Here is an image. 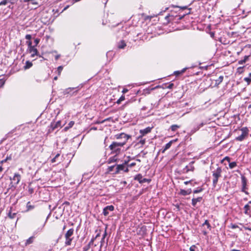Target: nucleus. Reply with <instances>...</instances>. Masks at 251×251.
<instances>
[{
	"label": "nucleus",
	"mask_w": 251,
	"mask_h": 251,
	"mask_svg": "<svg viewBox=\"0 0 251 251\" xmlns=\"http://www.w3.org/2000/svg\"><path fill=\"white\" fill-rule=\"evenodd\" d=\"M125 142H113L109 148L111 151V154H119L122 152V149L124 147Z\"/></svg>",
	"instance_id": "nucleus-1"
},
{
	"label": "nucleus",
	"mask_w": 251,
	"mask_h": 251,
	"mask_svg": "<svg viewBox=\"0 0 251 251\" xmlns=\"http://www.w3.org/2000/svg\"><path fill=\"white\" fill-rule=\"evenodd\" d=\"M222 170L221 167H218L215 170L212 172L213 186L215 187L217 184L218 179L222 176Z\"/></svg>",
	"instance_id": "nucleus-2"
},
{
	"label": "nucleus",
	"mask_w": 251,
	"mask_h": 251,
	"mask_svg": "<svg viewBox=\"0 0 251 251\" xmlns=\"http://www.w3.org/2000/svg\"><path fill=\"white\" fill-rule=\"evenodd\" d=\"M74 229L70 228L65 234V245L66 246H70L72 244V241L74 239L73 235L74 234Z\"/></svg>",
	"instance_id": "nucleus-3"
},
{
	"label": "nucleus",
	"mask_w": 251,
	"mask_h": 251,
	"mask_svg": "<svg viewBox=\"0 0 251 251\" xmlns=\"http://www.w3.org/2000/svg\"><path fill=\"white\" fill-rule=\"evenodd\" d=\"M240 131L241 134L235 138L236 140L238 141H242L246 139L248 137L249 132V130L247 127H242Z\"/></svg>",
	"instance_id": "nucleus-4"
},
{
	"label": "nucleus",
	"mask_w": 251,
	"mask_h": 251,
	"mask_svg": "<svg viewBox=\"0 0 251 251\" xmlns=\"http://www.w3.org/2000/svg\"><path fill=\"white\" fill-rule=\"evenodd\" d=\"M115 138L116 139H123V141L121 142H125V145L127 142V140L131 138V136L128 134H126L124 132L116 134L115 135Z\"/></svg>",
	"instance_id": "nucleus-5"
},
{
	"label": "nucleus",
	"mask_w": 251,
	"mask_h": 251,
	"mask_svg": "<svg viewBox=\"0 0 251 251\" xmlns=\"http://www.w3.org/2000/svg\"><path fill=\"white\" fill-rule=\"evenodd\" d=\"M241 183H242V189L241 191L243 192H244L246 194L249 195V193L248 191H246V189H247V179L246 177L244 176H241Z\"/></svg>",
	"instance_id": "nucleus-6"
},
{
	"label": "nucleus",
	"mask_w": 251,
	"mask_h": 251,
	"mask_svg": "<svg viewBox=\"0 0 251 251\" xmlns=\"http://www.w3.org/2000/svg\"><path fill=\"white\" fill-rule=\"evenodd\" d=\"M29 52L31 54V57H34L35 55L38 56L40 57L42 56L39 54L37 49L35 48V46L28 49Z\"/></svg>",
	"instance_id": "nucleus-7"
},
{
	"label": "nucleus",
	"mask_w": 251,
	"mask_h": 251,
	"mask_svg": "<svg viewBox=\"0 0 251 251\" xmlns=\"http://www.w3.org/2000/svg\"><path fill=\"white\" fill-rule=\"evenodd\" d=\"M61 121H58L57 122H52L50 125L49 131L50 132L53 131L55 129L61 126Z\"/></svg>",
	"instance_id": "nucleus-8"
},
{
	"label": "nucleus",
	"mask_w": 251,
	"mask_h": 251,
	"mask_svg": "<svg viewBox=\"0 0 251 251\" xmlns=\"http://www.w3.org/2000/svg\"><path fill=\"white\" fill-rule=\"evenodd\" d=\"M114 209V207L111 205L105 207L103 209V214L104 216H107L109 214V211H113Z\"/></svg>",
	"instance_id": "nucleus-9"
},
{
	"label": "nucleus",
	"mask_w": 251,
	"mask_h": 251,
	"mask_svg": "<svg viewBox=\"0 0 251 251\" xmlns=\"http://www.w3.org/2000/svg\"><path fill=\"white\" fill-rule=\"evenodd\" d=\"M244 208L245 209V214L249 215L251 211V201H250L247 204L245 205Z\"/></svg>",
	"instance_id": "nucleus-10"
},
{
	"label": "nucleus",
	"mask_w": 251,
	"mask_h": 251,
	"mask_svg": "<svg viewBox=\"0 0 251 251\" xmlns=\"http://www.w3.org/2000/svg\"><path fill=\"white\" fill-rule=\"evenodd\" d=\"M194 162H191L188 165H187L184 169L183 171L184 173H188L189 171H193L194 167L192 165Z\"/></svg>",
	"instance_id": "nucleus-11"
},
{
	"label": "nucleus",
	"mask_w": 251,
	"mask_h": 251,
	"mask_svg": "<svg viewBox=\"0 0 251 251\" xmlns=\"http://www.w3.org/2000/svg\"><path fill=\"white\" fill-rule=\"evenodd\" d=\"M204 124H205L203 122L198 124L196 126H195L193 128V129L191 130L190 133L191 134H194L197 131H198L200 128L202 127L204 125Z\"/></svg>",
	"instance_id": "nucleus-12"
},
{
	"label": "nucleus",
	"mask_w": 251,
	"mask_h": 251,
	"mask_svg": "<svg viewBox=\"0 0 251 251\" xmlns=\"http://www.w3.org/2000/svg\"><path fill=\"white\" fill-rule=\"evenodd\" d=\"M151 128L150 127H148L144 129H141L140 130V133L141 134V136H139L138 139L141 138L143 136H144L146 134L150 133L151 131Z\"/></svg>",
	"instance_id": "nucleus-13"
},
{
	"label": "nucleus",
	"mask_w": 251,
	"mask_h": 251,
	"mask_svg": "<svg viewBox=\"0 0 251 251\" xmlns=\"http://www.w3.org/2000/svg\"><path fill=\"white\" fill-rule=\"evenodd\" d=\"M75 88H68L67 89H66L64 91H63V94L64 95H67V94H71V95H73L74 93H75V94L77 93V90H76L72 94L71 93L72 91H73L74 89H75Z\"/></svg>",
	"instance_id": "nucleus-14"
},
{
	"label": "nucleus",
	"mask_w": 251,
	"mask_h": 251,
	"mask_svg": "<svg viewBox=\"0 0 251 251\" xmlns=\"http://www.w3.org/2000/svg\"><path fill=\"white\" fill-rule=\"evenodd\" d=\"M202 200V197H199L197 198H193L192 200V204L194 207H196L197 202H200Z\"/></svg>",
	"instance_id": "nucleus-15"
},
{
	"label": "nucleus",
	"mask_w": 251,
	"mask_h": 251,
	"mask_svg": "<svg viewBox=\"0 0 251 251\" xmlns=\"http://www.w3.org/2000/svg\"><path fill=\"white\" fill-rule=\"evenodd\" d=\"M128 161H125V162L124 163H123L122 164H120V165H117V171H123L124 170V169L125 168V166L128 163Z\"/></svg>",
	"instance_id": "nucleus-16"
},
{
	"label": "nucleus",
	"mask_w": 251,
	"mask_h": 251,
	"mask_svg": "<svg viewBox=\"0 0 251 251\" xmlns=\"http://www.w3.org/2000/svg\"><path fill=\"white\" fill-rule=\"evenodd\" d=\"M118 155H115L113 156L110 157L109 158V159L107 160L108 164H111L114 162H116L118 160V158H117V156Z\"/></svg>",
	"instance_id": "nucleus-17"
},
{
	"label": "nucleus",
	"mask_w": 251,
	"mask_h": 251,
	"mask_svg": "<svg viewBox=\"0 0 251 251\" xmlns=\"http://www.w3.org/2000/svg\"><path fill=\"white\" fill-rule=\"evenodd\" d=\"M12 179L16 181L15 184L17 185L20 181L21 176L19 174H15Z\"/></svg>",
	"instance_id": "nucleus-18"
},
{
	"label": "nucleus",
	"mask_w": 251,
	"mask_h": 251,
	"mask_svg": "<svg viewBox=\"0 0 251 251\" xmlns=\"http://www.w3.org/2000/svg\"><path fill=\"white\" fill-rule=\"evenodd\" d=\"M175 140H172V141H170L169 143H168L167 144H166L165 146V147H164V148L162 149V152H164V151H166L167 150L169 149L172 143H173L174 141H175Z\"/></svg>",
	"instance_id": "nucleus-19"
},
{
	"label": "nucleus",
	"mask_w": 251,
	"mask_h": 251,
	"mask_svg": "<svg viewBox=\"0 0 251 251\" xmlns=\"http://www.w3.org/2000/svg\"><path fill=\"white\" fill-rule=\"evenodd\" d=\"M11 209L12 208H10V210L9 211V212L7 214V216L10 219H14L16 218V217L17 216V213H12Z\"/></svg>",
	"instance_id": "nucleus-20"
},
{
	"label": "nucleus",
	"mask_w": 251,
	"mask_h": 251,
	"mask_svg": "<svg viewBox=\"0 0 251 251\" xmlns=\"http://www.w3.org/2000/svg\"><path fill=\"white\" fill-rule=\"evenodd\" d=\"M143 176L141 174H139L135 176L134 179L139 181L140 183H142Z\"/></svg>",
	"instance_id": "nucleus-21"
},
{
	"label": "nucleus",
	"mask_w": 251,
	"mask_h": 251,
	"mask_svg": "<svg viewBox=\"0 0 251 251\" xmlns=\"http://www.w3.org/2000/svg\"><path fill=\"white\" fill-rule=\"evenodd\" d=\"M224 76L223 75H221L219 77V78L215 80L216 82L215 84V86H218L223 80Z\"/></svg>",
	"instance_id": "nucleus-22"
},
{
	"label": "nucleus",
	"mask_w": 251,
	"mask_h": 251,
	"mask_svg": "<svg viewBox=\"0 0 251 251\" xmlns=\"http://www.w3.org/2000/svg\"><path fill=\"white\" fill-rule=\"evenodd\" d=\"M34 239V236H31L30 237H29L28 239H27L26 241H25V246H27L28 245H29L31 243H33V240Z\"/></svg>",
	"instance_id": "nucleus-23"
},
{
	"label": "nucleus",
	"mask_w": 251,
	"mask_h": 251,
	"mask_svg": "<svg viewBox=\"0 0 251 251\" xmlns=\"http://www.w3.org/2000/svg\"><path fill=\"white\" fill-rule=\"evenodd\" d=\"M186 69H187V68H183L182 70H181L180 71H175L174 72V74L176 76L179 75H181L183 73H184L185 72V71L186 70Z\"/></svg>",
	"instance_id": "nucleus-24"
},
{
	"label": "nucleus",
	"mask_w": 251,
	"mask_h": 251,
	"mask_svg": "<svg viewBox=\"0 0 251 251\" xmlns=\"http://www.w3.org/2000/svg\"><path fill=\"white\" fill-rule=\"evenodd\" d=\"M244 80L247 82L248 84H249L251 82V73L249 74L248 77H246L244 78Z\"/></svg>",
	"instance_id": "nucleus-25"
},
{
	"label": "nucleus",
	"mask_w": 251,
	"mask_h": 251,
	"mask_svg": "<svg viewBox=\"0 0 251 251\" xmlns=\"http://www.w3.org/2000/svg\"><path fill=\"white\" fill-rule=\"evenodd\" d=\"M74 124H75V122L74 121L70 122L68 124V125L64 128V130L65 131L68 130L69 128L72 127L74 125Z\"/></svg>",
	"instance_id": "nucleus-26"
},
{
	"label": "nucleus",
	"mask_w": 251,
	"mask_h": 251,
	"mask_svg": "<svg viewBox=\"0 0 251 251\" xmlns=\"http://www.w3.org/2000/svg\"><path fill=\"white\" fill-rule=\"evenodd\" d=\"M180 126L177 125H173L171 126L170 128L172 131H176L177 129L180 128Z\"/></svg>",
	"instance_id": "nucleus-27"
},
{
	"label": "nucleus",
	"mask_w": 251,
	"mask_h": 251,
	"mask_svg": "<svg viewBox=\"0 0 251 251\" xmlns=\"http://www.w3.org/2000/svg\"><path fill=\"white\" fill-rule=\"evenodd\" d=\"M60 156V154L59 153H57L55 156L51 159V163H55L57 161H58V162H60V161H58V158Z\"/></svg>",
	"instance_id": "nucleus-28"
},
{
	"label": "nucleus",
	"mask_w": 251,
	"mask_h": 251,
	"mask_svg": "<svg viewBox=\"0 0 251 251\" xmlns=\"http://www.w3.org/2000/svg\"><path fill=\"white\" fill-rule=\"evenodd\" d=\"M115 166H116V164L114 165L108 167L107 169V173H112V172H114Z\"/></svg>",
	"instance_id": "nucleus-29"
},
{
	"label": "nucleus",
	"mask_w": 251,
	"mask_h": 251,
	"mask_svg": "<svg viewBox=\"0 0 251 251\" xmlns=\"http://www.w3.org/2000/svg\"><path fill=\"white\" fill-rule=\"evenodd\" d=\"M126 46L125 42L124 41H121L118 46L119 49H124Z\"/></svg>",
	"instance_id": "nucleus-30"
},
{
	"label": "nucleus",
	"mask_w": 251,
	"mask_h": 251,
	"mask_svg": "<svg viewBox=\"0 0 251 251\" xmlns=\"http://www.w3.org/2000/svg\"><path fill=\"white\" fill-rule=\"evenodd\" d=\"M236 166H237L236 162L234 161V162H229V167L230 169H233Z\"/></svg>",
	"instance_id": "nucleus-31"
},
{
	"label": "nucleus",
	"mask_w": 251,
	"mask_h": 251,
	"mask_svg": "<svg viewBox=\"0 0 251 251\" xmlns=\"http://www.w3.org/2000/svg\"><path fill=\"white\" fill-rule=\"evenodd\" d=\"M32 66V64L31 62L27 61L25 63V69H27L30 68Z\"/></svg>",
	"instance_id": "nucleus-32"
},
{
	"label": "nucleus",
	"mask_w": 251,
	"mask_h": 251,
	"mask_svg": "<svg viewBox=\"0 0 251 251\" xmlns=\"http://www.w3.org/2000/svg\"><path fill=\"white\" fill-rule=\"evenodd\" d=\"M206 225L207 228L210 230L211 229V226L207 220H206L203 224H202V226Z\"/></svg>",
	"instance_id": "nucleus-33"
},
{
	"label": "nucleus",
	"mask_w": 251,
	"mask_h": 251,
	"mask_svg": "<svg viewBox=\"0 0 251 251\" xmlns=\"http://www.w3.org/2000/svg\"><path fill=\"white\" fill-rule=\"evenodd\" d=\"M179 194L182 196H186L188 195L187 190L184 189H180Z\"/></svg>",
	"instance_id": "nucleus-34"
},
{
	"label": "nucleus",
	"mask_w": 251,
	"mask_h": 251,
	"mask_svg": "<svg viewBox=\"0 0 251 251\" xmlns=\"http://www.w3.org/2000/svg\"><path fill=\"white\" fill-rule=\"evenodd\" d=\"M125 100V96L124 95H122L120 98L117 101V103L118 104H120L121 101L124 100Z\"/></svg>",
	"instance_id": "nucleus-35"
},
{
	"label": "nucleus",
	"mask_w": 251,
	"mask_h": 251,
	"mask_svg": "<svg viewBox=\"0 0 251 251\" xmlns=\"http://www.w3.org/2000/svg\"><path fill=\"white\" fill-rule=\"evenodd\" d=\"M203 191V189L202 188H198L196 190L193 191V193L195 194H197L200 193Z\"/></svg>",
	"instance_id": "nucleus-36"
},
{
	"label": "nucleus",
	"mask_w": 251,
	"mask_h": 251,
	"mask_svg": "<svg viewBox=\"0 0 251 251\" xmlns=\"http://www.w3.org/2000/svg\"><path fill=\"white\" fill-rule=\"evenodd\" d=\"M16 188V186H15L13 184V182H11L10 183V184H9V188H8V190L9 189H12V190H14Z\"/></svg>",
	"instance_id": "nucleus-37"
},
{
	"label": "nucleus",
	"mask_w": 251,
	"mask_h": 251,
	"mask_svg": "<svg viewBox=\"0 0 251 251\" xmlns=\"http://www.w3.org/2000/svg\"><path fill=\"white\" fill-rule=\"evenodd\" d=\"M230 158L228 156H226L222 161L221 162L223 163L224 161H227L229 163L230 162Z\"/></svg>",
	"instance_id": "nucleus-38"
},
{
	"label": "nucleus",
	"mask_w": 251,
	"mask_h": 251,
	"mask_svg": "<svg viewBox=\"0 0 251 251\" xmlns=\"http://www.w3.org/2000/svg\"><path fill=\"white\" fill-rule=\"evenodd\" d=\"M26 207L27 208V210H29L30 209H32L34 208V206H32L30 204V202H28L26 205Z\"/></svg>",
	"instance_id": "nucleus-39"
},
{
	"label": "nucleus",
	"mask_w": 251,
	"mask_h": 251,
	"mask_svg": "<svg viewBox=\"0 0 251 251\" xmlns=\"http://www.w3.org/2000/svg\"><path fill=\"white\" fill-rule=\"evenodd\" d=\"M26 44L28 46V49L30 48H31V47H32L33 46L32 45V42L30 40L27 41L26 42Z\"/></svg>",
	"instance_id": "nucleus-40"
},
{
	"label": "nucleus",
	"mask_w": 251,
	"mask_h": 251,
	"mask_svg": "<svg viewBox=\"0 0 251 251\" xmlns=\"http://www.w3.org/2000/svg\"><path fill=\"white\" fill-rule=\"evenodd\" d=\"M94 238H92L89 243L87 245V246H89V247H91V246L94 245Z\"/></svg>",
	"instance_id": "nucleus-41"
},
{
	"label": "nucleus",
	"mask_w": 251,
	"mask_h": 251,
	"mask_svg": "<svg viewBox=\"0 0 251 251\" xmlns=\"http://www.w3.org/2000/svg\"><path fill=\"white\" fill-rule=\"evenodd\" d=\"M151 179H147V178H143L142 183H145V182L150 183L151 182Z\"/></svg>",
	"instance_id": "nucleus-42"
},
{
	"label": "nucleus",
	"mask_w": 251,
	"mask_h": 251,
	"mask_svg": "<svg viewBox=\"0 0 251 251\" xmlns=\"http://www.w3.org/2000/svg\"><path fill=\"white\" fill-rule=\"evenodd\" d=\"M197 247L195 245H192L190 248V251H196Z\"/></svg>",
	"instance_id": "nucleus-43"
},
{
	"label": "nucleus",
	"mask_w": 251,
	"mask_h": 251,
	"mask_svg": "<svg viewBox=\"0 0 251 251\" xmlns=\"http://www.w3.org/2000/svg\"><path fill=\"white\" fill-rule=\"evenodd\" d=\"M8 3L7 0H3L0 2V5H5Z\"/></svg>",
	"instance_id": "nucleus-44"
},
{
	"label": "nucleus",
	"mask_w": 251,
	"mask_h": 251,
	"mask_svg": "<svg viewBox=\"0 0 251 251\" xmlns=\"http://www.w3.org/2000/svg\"><path fill=\"white\" fill-rule=\"evenodd\" d=\"M119 173H120V171H117V165L116 164V166L114 169V171L113 173H112V174L113 175H116V174H118Z\"/></svg>",
	"instance_id": "nucleus-45"
},
{
	"label": "nucleus",
	"mask_w": 251,
	"mask_h": 251,
	"mask_svg": "<svg viewBox=\"0 0 251 251\" xmlns=\"http://www.w3.org/2000/svg\"><path fill=\"white\" fill-rule=\"evenodd\" d=\"M244 67H239L237 68V72L240 73V74H241L243 73V69Z\"/></svg>",
	"instance_id": "nucleus-46"
},
{
	"label": "nucleus",
	"mask_w": 251,
	"mask_h": 251,
	"mask_svg": "<svg viewBox=\"0 0 251 251\" xmlns=\"http://www.w3.org/2000/svg\"><path fill=\"white\" fill-rule=\"evenodd\" d=\"M140 138H141V139L139 141L138 143H140V144H141V145H144L145 143L146 140H145V139H142V137Z\"/></svg>",
	"instance_id": "nucleus-47"
},
{
	"label": "nucleus",
	"mask_w": 251,
	"mask_h": 251,
	"mask_svg": "<svg viewBox=\"0 0 251 251\" xmlns=\"http://www.w3.org/2000/svg\"><path fill=\"white\" fill-rule=\"evenodd\" d=\"M39 42H40V39H39L36 38V39H34V43L35 44V47L36 46L39 44Z\"/></svg>",
	"instance_id": "nucleus-48"
},
{
	"label": "nucleus",
	"mask_w": 251,
	"mask_h": 251,
	"mask_svg": "<svg viewBox=\"0 0 251 251\" xmlns=\"http://www.w3.org/2000/svg\"><path fill=\"white\" fill-rule=\"evenodd\" d=\"M90 248L89 247V246H85L83 248V251H88Z\"/></svg>",
	"instance_id": "nucleus-49"
},
{
	"label": "nucleus",
	"mask_w": 251,
	"mask_h": 251,
	"mask_svg": "<svg viewBox=\"0 0 251 251\" xmlns=\"http://www.w3.org/2000/svg\"><path fill=\"white\" fill-rule=\"evenodd\" d=\"M5 83V81L3 79H0V87H3Z\"/></svg>",
	"instance_id": "nucleus-50"
},
{
	"label": "nucleus",
	"mask_w": 251,
	"mask_h": 251,
	"mask_svg": "<svg viewBox=\"0 0 251 251\" xmlns=\"http://www.w3.org/2000/svg\"><path fill=\"white\" fill-rule=\"evenodd\" d=\"M63 70V67L60 66H59L58 68H57V71H58V73L59 74H60L61 72Z\"/></svg>",
	"instance_id": "nucleus-51"
},
{
	"label": "nucleus",
	"mask_w": 251,
	"mask_h": 251,
	"mask_svg": "<svg viewBox=\"0 0 251 251\" xmlns=\"http://www.w3.org/2000/svg\"><path fill=\"white\" fill-rule=\"evenodd\" d=\"M25 39L28 40V41L31 39V35L30 34H27L25 37Z\"/></svg>",
	"instance_id": "nucleus-52"
},
{
	"label": "nucleus",
	"mask_w": 251,
	"mask_h": 251,
	"mask_svg": "<svg viewBox=\"0 0 251 251\" xmlns=\"http://www.w3.org/2000/svg\"><path fill=\"white\" fill-rule=\"evenodd\" d=\"M135 165H136V163L135 162H132L129 164H128L127 167L131 168L132 167H134Z\"/></svg>",
	"instance_id": "nucleus-53"
},
{
	"label": "nucleus",
	"mask_w": 251,
	"mask_h": 251,
	"mask_svg": "<svg viewBox=\"0 0 251 251\" xmlns=\"http://www.w3.org/2000/svg\"><path fill=\"white\" fill-rule=\"evenodd\" d=\"M104 242V238H101L100 241V248L102 247V246L103 245V243Z\"/></svg>",
	"instance_id": "nucleus-54"
},
{
	"label": "nucleus",
	"mask_w": 251,
	"mask_h": 251,
	"mask_svg": "<svg viewBox=\"0 0 251 251\" xmlns=\"http://www.w3.org/2000/svg\"><path fill=\"white\" fill-rule=\"evenodd\" d=\"M135 101V100H128V101H127L125 104V105H128L129 103H131L132 101Z\"/></svg>",
	"instance_id": "nucleus-55"
},
{
	"label": "nucleus",
	"mask_w": 251,
	"mask_h": 251,
	"mask_svg": "<svg viewBox=\"0 0 251 251\" xmlns=\"http://www.w3.org/2000/svg\"><path fill=\"white\" fill-rule=\"evenodd\" d=\"M174 86L173 83H170L168 85V86H167V88L168 89H172L173 87Z\"/></svg>",
	"instance_id": "nucleus-56"
},
{
	"label": "nucleus",
	"mask_w": 251,
	"mask_h": 251,
	"mask_svg": "<svg viewBox=\"0 0 251 251\" xmlns=\"http://www.w3.org/2000/svg\"><path fill=\"white\" fill-rule=\"evenodd\" d=\"M245 63V60H243V59L241 60H239V61H238V64H244V63Z\"/></svg>",
	"instance_id": "nucleus-57"
},
{
	"label": "nucleus",
	"mask_w": 251,
	"mask_h": 251,
	"mask_svg": "<svg viewBox=\"0 0 251 251\" xmlns=\"http://www.w3.org/2000/svg\"><path fill=\"white\" fill-rule=\"evenodd\" d=\"M70 203L68 201H65L63 202V205H70Z\"/></svg>",
	"instance_id": "nucleus-58"
},
{
	"label": "nucleus",
	"mask_w": 251,
	"mask_h": 251,
	"mask_svg": "<svg viewBox=\"0 0 251 251\" xmlns=\"http://www.w3.org/2000/svg\"><path fill=\"white\" fill-rule=\"evenodd\" d=\"M128 89H126V88H124V89H123V91H122V93H123V94H125V93H126V92H128Z\"/></svg>",
	"instance_id": "nucleus-59"
},
{
	"label": "nucleus",
	"mask_w": 251,
	"mask_h": 251,
	"mask_svg": "<svg viewBox=\"0 0 251 251\" xmlns=\"http://www.w3.org/2000/svg\"><path fill=\"white\" fill-rule=\"evenodd\" d=\"M237 227H238V226L237 225H232V226H231V228L232 229H234V228H237Z\"/></svg>",
	"instance_id": "nucleus-60"
},
{
	"label": "nucleus",
	"mask_w": 251,
	"mask_h": 251,
	"mask_svg": "<svg viewBox=\"0 0 251 251\" xmlns=\"http://www.w3.org/2000/svg\"><path fill=\"white\" fill-rule=\"evenodd\" d=\"M100 236V233H98L95 237H93L92 238H94V240H95L98 237Z\"/></svg>",
	"instance_id": "nucleus-61"
},
{
	"label": "nucleus",
	"mask_w": 251,
	"mask_h": 251,
	"mask_svg": "<svg viewBox=\"0 0 251 251\" xmlns=\"http://www.w3.org/2000/svg\"><path fill=\"white\" fill-rule=\"evenodd\" d=\"M111 119V118H107V119H105V120H103V121L101 122V123H104V122L107 121H110Z\"/></svg>",
	"instance_id": "nucleus-62"
},
{
	"label": "nucleus",
	"mask_w": 251,
	"mask_h": 251,
	"mask_svg": "<svg viewBox=\"0 0 251 251\" xmlns=\"http://www.w3.org/2000/svg\"><path fill=\"white\" fill-rule=\"evenodd\" d=\"M106 235H107V232H106V230H105V231H104V234L102 235V238L105 239V238Z\"/></svg>",
	"instance_id": "nucleus-63"
},
{
	"label": "nucleus",
	"mask_w": 251,
	"mask_h": 251,
	"mask_svg": "<svg viewBox=\"0 0 251 251\" xmlns=\"http://www.w3.org/2000/svg\"><path fill=\"white\" fill-rule=\"evenodd\" d=\"M192 180H189V181H185V182H184V183L185 185H187L188 184L192 182Z\"/></svg>",
	"instance_id": "nucleus-64"
}]
</instances>
